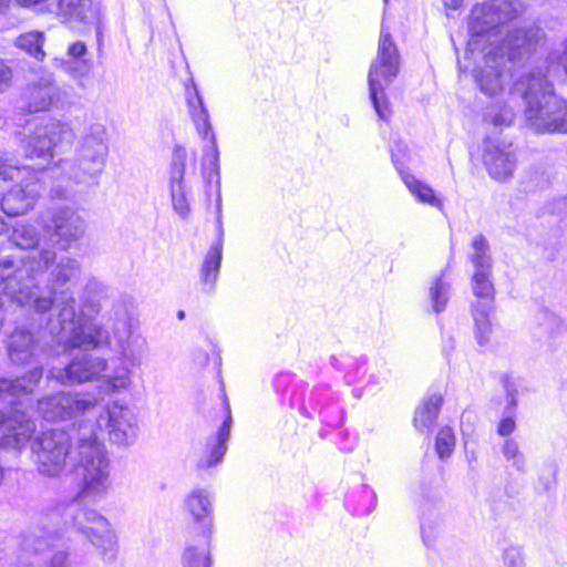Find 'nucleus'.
Returning a JSON list of instances; mask_svg holds the SVG:
<instances>
[{
	"instance_id": "obj_1",
	"label": "nucleus",
	"mask_w": 567,
	"mask_h": 567,
	"mask_svg": "<svg viewBox=\"0 0 567 567\" xmlns=\"http://www.w3.org/2000/svg\"><path fill=\"white\" fill-rule=\"evenodd\" d=\"M99 423L80 421L70 431L50 429L31 441L38 471L47 476L59 475L66 466L82 478L76 498L45 512L40 525L21 535V549L30 554L51 553L48 567H66L72 563L64 538L73 530L100 550L105 563L117 553V542L109 520L95 509L83 507L81 499L106 491L110 460L99 441Z\"/></svg>"
},
{
	"instance_id": "obj_2",
	"label": "nucleus",
	"mask_w": 567,
	"mask_h": 567,
	"mask_svg": "<svg viewBox=\"0 0 567 567\" xmlns=\"http://www.w3.org/2000/svg\"><path fill=\"white\" fill-rule=\"evenodd\" d=\"M1 276L7 278V288L20 302H27L40 317L51 313L56 306L55 319L48 320V329L59 339L74 346L99 347L109 340V331L93 323L83 310L78 311L71 287L81 276L78 259L61 256L51 249H41L7 259L0 265Z\"/></svg>"
},
{
	"instance_id": "obj_3",
	"label": "nucleus",
	"mask_w": 567,
	"mask_h": 567,
	"mask_svg": "<svg viewBox=\"0 0 567 567\" xmlns=\"http://www.w3.org/2000/svg\"><path fill=\"white\" fill-rule=\"evenodd\" d=\"M524 11L518 0H489L473 11L470 21L472 37L486 38L482 61L472 70L478 90L486 96H496L514 79L513 70L523 64L536 50L540 31L534 28H502Z\"/></svg>"
},
{
	"instance_id": "obj_4",
	"label": "nucleus",
	"mask_w": 567,
	"mask_h": 567,
	"mask_svg": "<svg viewBox=\"0 0 567 567\" xmlns=\"http://www.w3.org/2000/svg\"><path fill=\"white\" fill-rule=\"evenodd\" d=\"M567 79V39L563 49L548 53L545 70L528 72L509 87L512 100L525 104L528 125L537 133H567V102L554 92L553 81Z\"/></svg>"
},
{
	"instance_id": "obj_5",
	"label": "nucleus",
	"mask_w": 567,
	"mask_h": 567,
	"mask_svg": "<svg viewBox=\"0 0 567 567\" xmlns=\"http://www.w3.org/2000/svg\"><path fill=\"white\" fill-rule=\"evenodd\" d=\"M107 156L109 135L106 127L102 123H90L84 126L78 137L74 161L60 159L58 164L49 168L39 167V178L40 181L45 176L55 178L56 181L50 189L51 198L68 199L72 190L59 177L66 178L74 184L99 185L100 176L106 166Z\"/></svg>"
},
{
	"instance_id": "obj_6",
	"label": "nucleus",
	"mask_w": 567,
	"mask_h": 567,
	"mask_svg": "<svg viewBox=\"0 0 567 567\" xmlns=\"http://www.w3.org/2000/svg\"><path fill=\"white\" fill-rule=\"evenodd\" d=\"M272 386L280 403L288 405L307 420L318 417L321 424L340 426L346 417V410L340 396L329 385H318L308 390V383L297 379L292 372L281 371L272 379Z\"/></svg>"
},
{
	"instance_id": "obj_7",
	"label": "nucleus",
	"mask_w": 567,
	"mask_h": 567,
	"mask_svg": "<svg viewBox=\"0 0 567 567\" xmlns=\"http://www.w3.org/2000/svg\"><path fill=\"white\" fill-rule=\"evenodd\" d=\"M14 327L9 330L4 327L6 348L8 357L13 364L25 365L37 362L50 343L71 344L66 339H59L60 336H53L48 329V320L55 319L47 312L40 317L33 309L25 307L23 313L17 312Z\"/></svg>"
},
{
	"instance_id": "obj_8",
	"label": "nucleus",
	"mask_w": 567,
	"mask_h": 567,
	"mask_svg": "<svg viewBox=\"0 0 567 567\" xmlns=\"http://www.w3.org/2000/svg\"><path fill=\"white\" fill-rule=\"evenodd\" d=\"M400 70V55L390 31L384 23L378 45V56L371 64L368 74L369 99L380 121L389 123L392 117V107L385 89L398 76Z\"/></svg>"
},
{
	"instance_id": "obj_9",
	"label": "nucleus",
	"mask_w": 567,
	"mask_h": 567,
	"mask_svg": "<svg viewBox=\"0 0 567 567\" xmlns=\"http://www.w3.org/2000/svg\"><path fill=\"white\" fill-rule=\"evenodd\" d=\"M184 508L190 517L192 530L204 542L203 545H187L182 561L184 567H212L209 553L214 532V495L208 488H194L184 501Z\"/></svg>"
},
{
	"instance_id": "obj_10",
	"label": "nucleus",
	"mask_w": 567,
	"mask_h": 567,
	"mask_svg": "<svg viewBox=\"0 0 567 567\" xmlns=\"http://www.w3.org/2000/svg\"><path fill=\"white\" fill-rule=\"evenodd\" d=\"M110 320L113 321L112 331L116 340L117 349L121 358L113 361L114 365L111 373L107 370L103 372L107 390L115 392L126 389L131 383V370L127 361L133 357L131 349L132 340L135 333V320L133 315V301L131 297H120L113 302Z\"/></svg>"
},
{
	"instance_id": "obj_11",
	"label": "nucleus",
	"mask_w": 567,
	"mask_h": 567,
	"mask_svg": "<svg viewBox=\"0 0 567 567\" xmlns=\"http://www.w3.org/2000/svg\"><path fill=\"white\" fill-rule=\"evenodd\" d=\"M185 97L190 118L198 135L202 140L208 142L203 148L204 178L208 184H212L215 179L216 184L219 186V150L216 134L213 130L208 109L194 79H190L189 85H186Z\"/></svg>"
},
{
	"instance_id": "obj_12",
	"label": "nucleus",
	"mask_w": 567,
	"mask_h": 567,
	"mask_svg": "<svg viewBox=\"0 0 567 567\" xmlns=\"http://www.w3.org/2000/svg\"><path fill=\"white\" fill-rule=\"evenodd\" d=\"M23 135L20 147L29 159L50 161L53 158L54 147L63 144L70 146L75 140L72 127L66 122L55 118H42L33 127L29 123Z\"/></svg>"
},
{
	"instance_id": "obj_13",
	"label": "nucleus",
	"mask_w": 567,
	"mask_h": 567,
	"mask_svg": "<svg viewBox=\"0 0 567 567\" xmlns=\"http://www.w3.org/2000/svg\"><path fill=\"white\" fill-rule=\"evenodd\" d=\"M472 291L476 301L472 303L475 339L481 347L489 343L492 334L491 313L495 308V288L492 270H474L471 279Z\"/></svg>"
},
{
	"instance_id": "obj_14",
	"label": "nucleus",
	"mask_w": 567,
	"mask_h": 567,
	"mask_svg": "<svg viewBox=\"0 0 567 567\" xmlns=\"http://www.w3.org/2000/svg\"><path fill=\"white\" fill-rule=\"evenodd\" d=\"M111 344V338L99 347H71L72 349H83L76 353L63 368H52L49 370L48 378L58 381L63 385L83 383L99 378L107 370V361L97 357L89 350L101 349ZM70 348L69 346H65Z\"/></svg>"
},
{
	"instance_id": "obj_15",
	"label": "nucleus",
	"mask_w": 567,
	"mask_h": 567,
	"mask_svg": "<svg viewBox=\"0 0 567 567\" xmlns=\"http://www.w3.org/2000/svg\"><path fill=\"white\" fill-rule=\"evenodd\" d=\"M84 421H92L99 423L100 430L97 432L99 441L103 444L100 439V434L103 432L101 421H104L109 439L113 444L128 446L134 443L137 436V420L133 410L128 406L114 402L109 405L105 412V416L100 415L99 419H85Z\"/></svg>"
},
{
	"instance_id": "obj_16",
	"label": "nucleus",
	"mask_w": 567,
	"mask_h": 567,
	"mask_svg": "<svg viewBox=\"0 0 567 567\" xmlns=\"http://www.w3.org/2000/svg\"><path fill=\"white\" fill-rule=\"evenodd\" d=\"M217 186L216 200V240L209 246L199 267L200 291L206 296H213L216 292L217 281L220 275L224 249V226L221 216L220 185Z\"/></svg>"
},
{
	"instance_id": "obj_17",
	"label": "nucleus",
	"mask_w": 567,
	"mask_h": 567,
	"mask_svg": "<svg viewBox=\"0 0 567 567\" xmlns=\"http://www.w3.org/2000/svg\"><path fill=\"white\" fill-rule=\"evenodd\" d=\"M44 189L39 176L27 181L24 184L12 186L0 199L1 210L8 217H17L32 209Z\"/></svg>"
},
{
	"instance_id": "obj_18",
	"label": "nucleus",
	"mask_w": 567,
	"mask_h": 567,
	"mask_svg": "<svg viewBox=\"0 0 567 567\" xmlns=\"http://www.w3.org/2000/svg\"><path fill=\"white\" fill-rule=\"evenodd\" d=\"M483 162L492 178L506 181L516 168V155L513 145L495 143L491 137L484 141Z\"/></svg>"
},
{
	"instance_id": "obj_19",
	"label": "nucleus",
	"mask_w": 567,
	"mask_h": 567,
	"mask_svg": "<svg viewBox=\"0 0 567 567\" xmlns=\"http://www.w3.org/2000/svg\"><path fill=\"white\" fill-rule=\"evenodd\" d=\"M186 162V150L182 146H175L169 166V193L173 209L183 219H186L190 212L184 178Z\"/></svg>"
},
{
	"instance_id": "obj_20",
	"label": "nucleus",
	"mask_w": 567,
	"mask_h": 567,
	"mask_svg": "<svg viewBox=\"0 0 567 567\" xmlns=\"http://www.w3.org/2000/svg\"><path fill=\"white\" fill-rule=\"evenodd\" d=\"M223 409L225 411V417L216 433L212 435L206 443V453L207 455L202 457L197 467L199 470H207L220 464L224 460V456L227 452V444L230 437L231 426H233V415L230 410L229 401L224 393L223 400Z\"/></svg>"
},
{
	"instance_id": "obj_21",
	"label": "nucleus",
	"mask_w": 567,
	"mask_h": 567,
	"mask_svg": "<svg viewBox=\"0 0 567 567\" xmlns=\"http://www.w3.org/2000/svg\"><path fill=\"white\" fill-rule=\"evenodd\" d=\"M421 508L420 513V532L422 542L426 547H431L434 543L437 523L425 517V509L435 505L441 499L440 478L437 474L424 475L420 483Z\"/></svg>"
},
{
	"instance_id": "obj_22",
	"label": "nucleus",
	"mask_w": 567,
	"mask_h": 567,
	"mask_svg": "<svg viewBox=\"0 0 567 567\" xmlns=\"http://www.w3.org/2000/svg\"><path fill=\"white\" fill-rule=\"evenodd\" d=\"M99 6L93 0H58L56 14L69 28L82 31L97 20Z\"/></svg>"
},
{
	"instance_id": "obj_23",
	"label": "nucleus",
	"mask_w": 567,
	"mask_h": 567,
	"mask_svg": "<svg viewBox=\"0 0 567 567\" xmlns=\"http://www.w3.org/2000/svg\"><path fill=\"white\" fill-rule=\"evenodd\" d=\"M52 226L62 249L80 239L85 230V221L72 208L61 207L52 215Z\"/></svg>"
},
{
	"instance_id": "obj_24",
	"label": "nucleus",
	"mask_w": 567,
	"mask_h": 567,
	"mask_svg": "<svg viewBox=\"0 0 567 567\" xmlns=\"http://www.w3.org/2000/svg\"><path fill=\"white\" fill-rule=\"evenodd\" d=\"M329 364L341 374L344 384L353 385L367 374L369 357L363 353L340 352L329 357Z\"/></svg>"
},
{
	"instance_id": "obj_25",
	"label": "nucleus",
	"mask_w": 567,
	"mask_h": 567,
	"mask_svg": "<svg viewBox=\"0 0 567 567\" xmlns=\"http://www.w3.org/2000/svg\"><path fill=\"white\" fill-rule=\"evenodd\" d=\"M56 92L58 89L50 78L29 84L22 94L25 110L29 113L48 111L56 97Z\"/></svg>"
},
{
	"instance_id": "obj_26",
	"label": "nucleus",
	"mask_w": 567,
	"mask_h": 567,
	"mask_svg": "<svg viewBox=\"0 0 567 567\" xmlns=\"http://www.w3.org/2000/svg\"><path fill=\"white\" fill-rule=\"evenodd\" d=\"M378 496L368 484L353 486L344 498L347 511L355 517L369 516L377 507Z\"/></svg>"
},
{
	"instance_id": "obj_27",
	"label": "nucleus",
	"mask_w": 567,
	"mask_h": 567,
	"mask_svg": "<svg viewBox=\"0 0 567 567\" xmlns=\"http://www.w3.org/2000/svg\"><path fill=\"white\" fill-rule=\"evenodd\" d=\"M506 394V405L497 425V433L501 436H508L516 429V408L518 389L516 382L508 373H503L499 379Z\"/></svg>"
},
{
	"instance_id": "obj_28",
	"label": "nucleus",
	"mask_w": 567,
	"mask_h": 567,
	"mask_svg": "<svg viewBox=\"0 0 567 567\" xmlns=\"http://www.w3.org/2000/svg\"><path fill=\"white\" fill-rule=\"evenodd\" d=\"M444 399L442 394L432 393L426 395L422 404L415 410L413 423L420 433H429L434 426Z\"/></svg>"
},
{
	"instance_id": "obj_29",
	"label": "nucleus",
	"mask_w": 567,
	"mask_h": 567,
	"mask_svg": "<svg viewBox=\"0 0 567 567\" xmlns=\"http://www.w3.org/2000/svg\"><path fill=\"white\" fill-rule=\"evenodd\" d=\"M535 326L532 329L533 337L539 342H549L556 338L561 329L560 318L548 308L542 307L534 317Z\"/></svg>"
},
{
	"instance_id": "obj_30",
	"label": "nucleus",
	"mask_w": 567,
	"mask_h": 567,
	"mask_svg": "<svg viewBox=\"0 0 567 567\" xmlns=\"http://www.w3.org/2000/svg\"><path fill=\"white\" fill-rule=\"evenodd\" d=\"M87 47L83 41H75L68 48V55L72 60L69 62L68 71L74 78H83L92 69V61L86 59Z\"/></svg>"
},
{
	"instance_id": "obj_31",
	"label": "nucleus",
	"mask_w": 567,
	"mask_h": 567,
	"mask_svg": "<svg viewBox=\"0 0 567 567\" xmlns=\"http://www.w3.org/2000/svg\"><path fill=\"white\" fill-rule=\"evenodd\" d=\"M403 183L409 188L411 194L421 203L431 205L436 208H442V200L435 195L433 188L417 179L412 174H403L402 177Z\"/></svg>"
},
{
	"instance_id": "obj_32",
	"label": "nucleus",
	"mask_w": 567,
	"mask_h": 567,
	"mask_svg": "<svg viewBox=\"0 0 567 567\" xmlns=\"http://www.w3.org/2000/svg\"><path fill=\"white\" fill-rule=\"evenodd\" d=\"M471 246L473 252L470 255V260L474 270H492L493 260L487 238L483 234H478L472 239Z\"/></svg>"
},
{
	"instance_id": "obj_33",
	"label": "nucleus",
	"mask_w": 567,
	"mask_h": 567,
	"mask_svg": "<svg viewBox=\"0 0 567 567\" xmlns=\"http://www.w3.org/2000/svg\"><path fill=\"white\" fill-rule=\"evenodd\" d=\"M104 291L105 286L96 278L91 277L87 279L82 296V308L78 309V311L83 310L84 315L87 316L93 323L95 322L92 319V315L100 311L96 298L102 296Z\"/></svg>"
},
{
	"instance_id": "obj_34",
	"label": "nucleus",
	"mask_w": 567,
	"mask_h": 567,
	"mask_svg": "<svg viewBox=\"0 0 567 567\" xmlns=\"http://www.w3.org/2000/svg\"><path fill=\"white\" fill-rule=\"evenodd\" d=\"M451 284L444 279L443 272L435 277L429 291L433 312H443L450 300Z\"/></svg>"
},
{
	"instance_id": "obj_35",
	"label": "nucleus",
	"mask_w": 567,
	"mask_h": 567,
	"mask_svg": "<svg viewBox=\"0 0 567 567\" xmlns=\"http://www.w3.org/2000/svg\"><path fill=\"white\" fill-rule=\"evenodd\" d=\"M16 47L27 52L30 56L42 61L45 56L43 51L44 33L41 31H30L19 35L16 39Z\"/></svg>"
},
{
	"instance_id": "obj_36",
	"label": "nucleus",
	"mask_w": 567,
	"mask_h": 567,
	"mask_svg": "<svg viewBox=\"0 0 567 567\" xmlns=\"http://www.w3.org/2000/svg\"><path fill=\"white\" fill-rule=\"evenodd\" d=\"M515 113L507 104H495L487 107L484 113V121L495 127H507L513 124Z\"/></svg>"
},
{
	"instance_id": "obj_37",
	"label": "nucleus",
	"mask_w": 567,
	"mask_h": 567,
	"mask_svg": "<svg viewBox=\"0 0 567 567\" xmlns=\"http://www.w3.org/2000/svg\"><path fill=\"white\" fill-rule=\"evenodd\" d=\"M343 422H346V420ZM343 424L344 423H342L338 427L326 426L322 424V427L319 430L318 435L320 439L327 440L330 435V431L328 429L338 430V432L333 434V443L342 453H351L355 449L357 442L354 437L350 436L348 430H340Z\"/></svg>"
},
{
	"instance_id": "obj_38",
	"label": "nucleus",
	"mask_w": 567,
	"mask_h": 567,
	"mask_svg": "<svg viewBox=\"0 0 567 567\" xmlns=\"http://www.w3.org/2000/svg\"><path fill=\"white\" fill-rule=\"evenodd\" d=\"M455 447V434L452 427L443 426L435 437V452L440 460L449 458Z\"/></svg>"
},
{
	"instance_id": "obj_39",
	"label": "nucleus",
	"mask_w": 567,
	"mask_h": 567,
	"mask_svg": "<svg viewBox=\"0 0 567 567\" xmlns=\"http://www.w3.org/2000/svg\"><path fill=\"white\" fill-rule=\"evenodd\" d=\"M14 243L18 247L24 250H30L25 256L30 252L35 251L39 243L40 236L35 228L33 227H23L21 230H16L14 233Z\"/></svg>"
},
{
	"instance_id": "obj_40",
	"label": "nucleus",
	"mask_w": 567,
	"mask_h": 567,
	"mask_svg": "<svg viewBox=\"0 0 567 567\" xmlns=\"http://www.w3.org/2000/svg\"><path fill=\"white\" fill-rule=\"evenodd\" d=\"M503 455L518 472H525V457L516 441L508 439L503 445Z\"/></svg>"
},
{
	"instance_id": "obj_41",
	"label": "nucleus",
	"mask_w": 567,
	"mask_h": 567,
	"mask_svg": "<svg viewBox=\"0 0 567 567\" xmlns=\"http://www.w3.org/2000/svg\"><path fill=\"white\" fill-rule=\"evenodd\" d=\"M391 161L400 174L401 178L403 177V174H409L404 169L405 158L408 156V145L402 141H394L391 145Z\"/></svg>"
},
{
	"instance_id": "obj_42",
	"label": "nucleus",
	"mask_w": 567,
	"mask_h": 567,
	"mask_svg": "<svg viewBox=\"0 0 567 567\" xmlns=\"http://www.w3.org/2000/svg\"><path fill=\"white\" fill-rule=\"evenodd\" d=\"M503 561L507 567H520L524 564L523 550L519 546H509L503 553Z\"/></svg>"
},
{
	"instance_id": "obj_43",
	"label": "nucleus",
	"mask_w": 567,
	"mask_h": 567,
	"mask_svg": "<svg viewBox=\"0 0 567 567\" xmlns=\"http://www.w3.org/2000/svg\"><path fill=\"white\" fill-rule=\"evenodd\" d=\"M530 179L522 182L523 189L526 193L534 192L537 188H543L545 185V181L543 178V173H539L538 168L532 169L529 172Z\"/></svg>"
},
{
	"instance_id": "obj_44",
	"label": "nucleus",
	"mask_w": 567,
	"mask_h": 567,
	"mask_svg": "<svg viewBox=\"0 0 567 567\" xmlns=\"http://www.w3.org/2000/svg\"><path fill=\"white\" fill-rule=\"evenodd\" d=\"M95 28V38H96V51H97V61L102 63V59L104 55V37H103V25L100 18V13L97 14V20L92 23Z\"/></svg>"
},
{
	"instance_id": "obj_45",
	"label": "nucleus",
	"mask_w": 567,
	"mask_h": 567,
	"mask_svg": "<svg viewBox=\"0 0 567 567\" xmlns=\"http://www.w3.org/2000/svg\"><path fill=\"white\" fill-rule=\"evenodd\" d=\"M12 76L11 68L3 60H0V93L10 86Z\"/></svg>"
},
{
	"instance_id": "obj_46",
	"label": "nucleus",
	"mask_w": 567,
	"mask_h": 567,
	"mask_svg": "<svg viewBox=\"0 0 567 567\" xmlns=\"http://www.w3.org/2000/svg\"><path fill=\"white\" fill-rule=\"evenodd\" d=\"M20 168L16 165L9 164L8 159L6 163L2 162V157H0V179L9 181L13 179L16 174H19Z\"/></svg>"
},
{
	"instance_id": "obj_47",
	"label": "nucleus",
	"mask_w": 567,
	"mask_h": 567,
	"mask_svg": "<svg viewBox=\"0 0 567 567\" xmlns=\"http://www.w3.org/2000/svg\"><path fill=\"white\" fill-rule=\"evenodd\" d=\"M492 511L494 513L495 516H501L503 514H511L514 512V505L512 502H508V501H493L492 505Z\"/></svg>"
},
{
	"instance_id": "obj_48",
	"label": "nucleus",
	"mask_w": 567,
	"mask_h": 567,
	"mask_svg": "<svg viewBox=\"0 0 567 567\" xmlns=\"http://www.w3.org/2000/svg\"><path fill=\"white\" fill-rule=\"evenodd\" d=\"M548 209L553 214H557L563 218H567V197H560L556 199L553 204H550Z\"/></svg>"
},
{
	"instance_id": "obj_49",
	"label": "nucleus",
	"mask_w": 567,
	"mask_h": 567,
	"mask_svg": "<svg viewBox=\"0 0 567 567\" xmlns=\"http://www.w3.org/2000/svg\"><path fill=\"white\" fill-rule=\"evenodd\" d=\"M193 360L198 367H206L209 362V354L206 350L197 349L193 354Z\"/></svg>"
},
{
	"instance_id": "obj_50",
	"label": "nucleus",
	"mask_w": 567,
	"mask_h": 567,
	"mask_svg": "<svg viewBox=\"0 0 567 567\" xmlns=\"http://www.w3.org/2000/svg\"><path fill=\"white\" fill-rule=\"evenodd\" d=\"M207 341L209 343L210 351L213 352L214 364H215V367L217 369V373L219 375L220 374V368H221V355H220V352H219L216 343H214L209 339Z\"/></svg>"
},
{
	"instance_id": "obj_51",
	"label": "nucleus",
	"mask_w": 567,
	"mask_h": 567,
	"mask_svg": "<svg viewBox=\"0 0 567 567\" xmlns=\"http://www.w3.org/2000/svg\"><path fill=\"white\" fill-rule=\"evenodd\" d=\"M455 349V340L453 337H449L446 339L443 340V354L445 355L446 359H449V357L451 355V353L454 351Z\"/></svg>"
},
{
	"instance_id": "obj_52",
	"label": "nucleus",
	"mask_w": 567,
	"mask_h": 567,
	"mask_svg": "<svg viewBox=\"0 0 567 567\" xmlns=\"http://www.w3.org/2000/svg\"><path fill=\"white\" fill-rule=\"evenodd\" d=\"M383 378H381L378 373H371L368 377L367 385L365 386H378L383 382Z\"/></svg>"
},
{
	"instance_id": "obj_53",
	"label": "nucleus",
	"mask_w": 567,
	"mask_h": 567,
	"mask_svg": "<svg viewBox=\"0 0 567 567\" xmlns=\"http://www.w3.org/2000/svg\"><path fill=\"white\" fill-rule=\"evenodd\" d=\"M505 494L509 499H514L518 495V489L511 483L505 486Z\"/></svg>"
},
{
	"instance_id": "obj_54",
	"label": "nucleus",
	"mask_w": 567,
	"mask_h": 567,
	"mask_svg": "<svg viewBox=\"0 0 567 567\" xmlns=\"http://www.w3.org/2000/svg\"><path fill=\"white\" fill-rule=\"evenodd\" d=\"M443 2L445 7L453 10L460 9L463 4V0H443Z\"/></svg>"
},
{
	"instance_id": "obj_55",
	"label": "nucleus",
	"mask_w": 567,
	"mask_h": 567,
	"mask_svg": "<svg viewBox=\"0 0 567 567\" xmlns=\"http://www.w3.org/2000/svg\"><path fill=\"white\" fill-rule=\"evenodd\" d=\"M466 458H467V462H468L470 470L474 471L475 470L474 464L477 461L475 452L474 451L470 452V451L466 450Z\"/></svg>"
},
{
	"instance_id": "obj_56",
	"label": "nucleus",
	"mask_w": 567,
	"mask_h": 567,
	"mask_svg": "<svg viewBox=\"0 0 567 567\" xmlns=\"http://www.w3.org/2000/svg\"><path fill=\"white\" fill-rule=\"evenodd\" d=\"M364 389L363 388H353L352 389V395L357 399H360L363 395Z\"/></svg>"
},
{
	"instance_id": "obj_57",
	"label": "nucleus",
	"mask_w": 567,
	"mask_h": 567,
	"mask_svg": "<svg viewBox=\"0 0 567 567\" xmlns=\"http://www.w3.org/2000/svg\"><path fill=\"white\" fill-rule=\"evenodd\" d=\"M8 230V226L4 220L0 217V235Z\"/></svg>"
},
{
	"instance_id": "obj_58",
	"label": "nucleus",
	"mask_w": 567,
	"mask_h": 567,
	"mask_svg": "<svg viewBox=\"0 0 567 567\" xmlns=\"http://www.w3.org/2000/svg\"><path fill=\"white\" fill-rule=\"evenodd\" d=\"M457 64H458L460 72H462V73L466 72V70H467L466 65H463L460 60L457 61Z\"/></svg>"
},
{
	"instance_id": "obj_59",
	"label": "nucleus",
	"mask_w": 567,
	"mask_h": 567,
	"mask_svg": "<svg viewBox=\"0 0 567 567\" xmlns=\"http://www.w3.org/2000/svg\"><path fill=\"white\" fill-rule=\"evenodd\" d=\"M176 316H177V318H178L179 320H183V319L185 318V316H186V315H185V311H184V310H178Z\"/></svg>"
},
{
	"instance_id": "obj_60",
	"label": "nucleus",
	"mask_w": 567,
	"mask_h": 567,
	"mask_svg": "<svg viewBox=\"0 0 567 567\" xmlns=\"http://www.w3.org/2000/svg\"><path fill=\"white\" fill-rule=\"evenodd\" d=\"M7 259H17V258H16V257H13V256H7V257H4V258L0 259V265H1L4 260H7Z\"/></svg>"
},
{
	"instance_id": "obj_61",
	"label": "nucleus",
	"mask_w": 567,
	"mask_h": 567,
	"mask_svg": "<svg viewBox=\"0 0 567 567\" xmlns=\"http://www.w3.org/2000/svg\"><path fill=\"white\" fill-rule=\"evenodd\" d=\"M544 488H545V491H547V492H548V491L550 489V482H546V483L544 484Z\"/></svg>"
},
{
	"instance_id": "obj_62",
	"label": "nucleus",
	"mask_w": 567,
	"mask_h": 567,
	"mask_svg": "<svg viewBox=\"0 0 567 567\" xmlns=\"http://www.w3.org/2000/svg\"><path fill=\"white\" fill-rule=\"evenodd\" d=\"M547 258H548V259H554V258H555V252H554V251H550V252L547 255Z\"/></svg>"
},
{
	"instance_id": "obj_63",
	"label": "nucleus",
	"mask_w": 567,
	"mask_h": 567,
	"mask_svg": "<svg viewBox=\"0 0 567 567\" xmlns=\"http://www.w3.org/2000/svg\"><path fill=\"white\" fill-rule=\"evenodd\" d=\"M385 4H388L389 0H383Z\"/></svg>"
}]
</instances>
